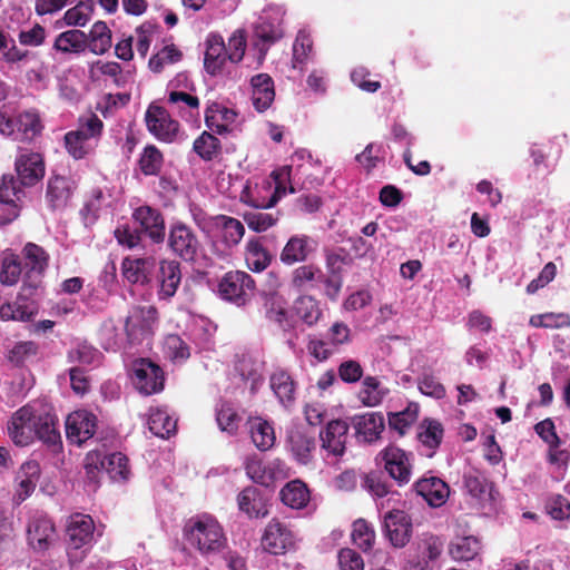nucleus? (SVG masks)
Returning <instances> with one entry per match:
<instances>
[{
    "label": "nucleus",
    "mask_w": 570,
    "mask_h": 570,
    "mask_svg": "<svg viewBox=\"0 0 570 570\" xmlns=\"http://www.w3.org/2000/svg\"><path fill=\"white\" fill-rule=\"evenodd\" d=\"M7 433L18 446H28L36 439L51 446L61 443L57 416L40 402H30L13 412L7 423Z\"/></svg>",
    "instance_id": "nucleus-1"
},
{
    "label": "nucleus",
    "mask_w": 570,
    "mask_h": 570,
    "mask_svg": "<svg viewBox=\"0 0 570 570\" xmlns=\"http://www.w3.org/2000/svg\"><path fill=\"white\" fill-rule=\"evenodd\" d=\"M187 543L202 554L220 551L226 544V537L218 521L207 514L190 519L184 528Z\"/></svg>",
    "instance_id": "nucleus-2"
},
{
    "label": "nucleus",
    "mask_w": 570,
    "mask_h": 570,
    "mask_svg": "<svg viewBox=\"0 0 570 570\" xmlns=\"http://www.w3.org/2000/svg\"><path fill=\"white\" fill-rule=\"evenodd\" d=\"M20 180L12 175H3L0 181V224H8L19 216L26 191Z\"/></svg>",
    "instance_id": "nucleus-3"
},
{
    "label": "nucleus",
    "mask_w": 570,
    "mask_h": 570,
    "mask_svg": "<svg viewBox=\"0 0 570 570\" xmlns=\"http://www.w3.org/2000/svg\"><path fill=\"white\" fill-rule=\"evenodd\" d=\"M296 539L292 530L283 522L272 519L263 530L261 548L273 556H283L295 549Z\"/></svg>",
    "instance_id": "nucleus-4"
},
{
    "label": "nucleus",
    "mask_w": 570,
    "mask_h": 570,
    "mask_svg": "<svg viewBox=\"0 0 570 570\" xmlns=\"http://www.w3.org/2000/svg\"><path fill=\"white\" fill-rule=\"evenodd\" d=\"M132 383L145 395L158 393L164 389V372L154 362L139 358L132 363Z\"/></svg>",
    "instance_id": "nucleus-5"
},
{
    "label": "nucleus",
    "mask_w": 570,
    "mask_h": 570,
    "mask_svg": "<svg viewBox=\"0 0 570 570\" xmlns=\"http://www.w3.org/2000/svg\"><path fill=\"white\" fill-rule=\"evenodd\" d=\"M218 292L224 299L244 305L253 295L254 281L245 272H229L220 279Z\"/></svg>",
    "instance_id": "nucleus-6"
},
{
    "label": "nucleus",
    "mask_w": 570,
    "mask_h": 570,
    "mask_svg": "<svg viewBox=\"0 0 570 570\" xmlns=\"http://www.w3.org/2000/svg\"><path fill=\"white\" fill-rule=\"evenodd\" d=\"M158 320V312L154 306L134 307L125 322V331L130 343H138L149 335Z\"/></svg>",
    "instance_id": "nucleus-7"
},
{
    "label": "nucleus",
    "mask_w": 570,
    "mask_h": 570,
    "mask_svg": "<svg viewBox=\"0 0 570 570\" xmlns=\"http://www.w3.org/2000/svg\"><path fill=\"white\" fill-rule=\"evenodd\" d=\"M348 424L343 420H332L320 432L321 452L325 458H341L346 450Z\"/></svg>",
    "instance_id": "nucleus-8"
},
{
    "label": "nucleus",
    "mask_w": 570,
    "mask_h": 570,
    "mask_svg": "<svg viewBox=\"0 0 570 570\" xmlns=\"http://www.w3.org/2000/svg\"><path fill=\"white\" fill-rule=\"evenodd\" d=\"M14 169L22 186H35L45 176V161L42 155L27 149H21L16 158Z\"/></svg>",
    "instance_id": "nucleus-9"
},
{
    "label": "nucleus",
    "mask_w": 570,
    "mask_h": 570,
    "mask_svg": "<svg viewBox=\"0 0 570 570\" xmlns=\"http://www.w3.org/2000/svg\"><path fill=\"white\" fill-rule=\"evenodd\" d=\"M380 455L384 461L385 470L400 485L410 481L412 474L410 453L395 445H389L381 451Z\"/></svg>",
    "instance_id": "nucleus-10"
},
{
    "label": "nucleus",
    "mask_w": 570,
    "mask_h": 570,
    "mask_svg": "<svg viewBox=\"0 0 570 570\" xmlns=\"http://www.w3.org/2000/svg\"><path fill=\"white\" fill-rule=\"evenodd\" d=\"M273 183L269 178L249 179L245 183L239 200L253 208L267 209L274 207L272 195Z\"/></svg>",
    "instance_id": "nucleus-11"
},
{
    "label": "nucleus",
    "mask_w": 570,
    "mask_h": 570,
    "mask_svg": "<svg viewBox=\"0 0 570 570\" xmlns=\"http://www.w3.org/2000/svg\"><path fill=\"white\" fill-rule=\"evenodd\" d=\"M168 244L171 250L184 261H193L200 249V242L196 234L184 224L171 226Z\"/></svg>",
    "instance_id": "nucleus-12"
},
{
    "label": "nucleus",
    "mask_w": 570,
    "mask_h": 570,
    "mask_svg": "<svg viewBox=\"0 0 570 570\" xmlns=\"http://www.w3.org/2000/svg\"><path fill=\"white\" fill-rule=\"evenodd\" d=\"M97 428L96 416L86 410L70 413L66 420V434L75 444H82L95 434Z\"/></svg>",
    "instance_id": "nucleus-13"
},
{
    "label": "nucleus",
    "mask_w": 570,
    "mask_h": 570,
    "mask_svg": "<svg viewBox=\"0 0 570 570\" xmlns=\"http://www.w3.org/2000/svg\"><path fill=\"white\" fill-rule=\"evenodd\" d=\"M146 124L151 134L160 140H171L179 130L178 121L174 120L163 107L150 106L146 112Z\"/></svg>",
    "instance_id": "nucleus-14"
},
{
    "label": "nucleus",
    "mask_w": 570,
    "mask_h": 570,
    "mask_svg": "<svg viewBox=\"0 0 570 570\" xmlns=\"http://www.w3.org/2000/svg\"><path fill=\"white\" fill-rule=\"evenodd\" d=\"M415 492L431 507L443 505L450 494L449 485L440 478L424 475L414 483Z\"/></svg>",
    "instance_id": "nucleus-15"
},
{
    "label": "nucleus",
    "mask_w": 570,
    "mask_h": 570,
    "mask_svg": "<svg viewBox=\"0 0 570 570\" xmlns=\"http://www.w3.org/2000/svg\"><path fill=\"white\" fill-rule=\"evenodd\" d=\"M352 425L358 441L372 443L380 439L384 430V416L379 412H368L352 417Z\"/></svg>",
    "instance_id": "nucleus-16"
},
{
    "label": "nucleus",
    "mask_w": 570,
    "mask_h": 570,
    "mask_svg": "<svg viewBox=\"0 0 570 570\" xmlns=\"http://www.w3.org/2000/svg\"><path fill=\"white\" fill-rule=\"evenodd\" d=\"M29 544L38 551L49 548L55 539V527L50 519L41 513H36L27 529Z\"/></svg>",
    "instance_id": "nucleus-17"
},
{
    "label": "nucleus",
    "mask_w": 570,
    "mask_h": 570,
    "mask_svg": "<svg viewBox=\"0 0 570 570\" xmlns=\"http://www.w3.org/2000/svg\"><path fill=\"white\" fill-rule=\"evenodd\" d=\"M132 218L155 243L164 240L165 222L158 209L140 206L134 210Z\"/></svg>",
    "instance_id": "nucleus-18"
},
{
    "label": "nucleus",
    "mask_w": 570,
    "mask_h": 570,
    "mask_svg": "<svg viewBox=\"0 0 570 570\" xmlns=\"http://www.w3.org/2000/svg\"><path fill=\"white\" fill-rule=\"evenodd\" d=\"M384 528L391 543L396 548L404 547L411 538V522L404 511L395 510L384 517Z\"/></svg>",
    "instance_id": "nucleus-19"
},
{
    "label": "nucleus",
    "mask_w": 570,
    "mask_h": 570,
    "mask_svg": "<svg viewBox=\"0 0 570 570\" xmlns=\"http://www.w3.org/2000/svg\"><path fill=\"white\" fill-rule=\"evenodd\" d=\"M94 530L95 524L89 515L80 513L71 515L67 525L70 547L78 550L90 544L94 538Z\"/></svg>",
    "instance_id": "nucleus-20"
},
{
    "label": "nucleus",
    "mask_w": 570,
    "mask_h": 570,
    "mask_svg": "<svg viewBox=\"0 0 570 570\" xmlns=\"http://www.w3.org/2000/svg\"><path fill=\"white\" fill-rule=\"evenodd\" d=\"M252 102L258 112L267 110L275 99L274 80L268 73H258L250 79Z\"/></svg>",
    "instance_id": "nucleus-21"
},
{
    "label": "nucleus",
    "mask_w": 570,
    "mask_h": 570,
    "mask_svg": "<svg viewBox=\"0 0 570 570\" xmlns=\"http://www.w3.org/2000/svg\"><path fill=\"white\" fill-rule=\"evenodd\" d=\"M181 281L179 263L176 261H161L158 274V297L168 301L171 298Z\"/></svg>",
    "instance_id": "nucleus-22"
},
{
    "label": "nucleus",
    "mask_w": 570,
    "mask_h": 570,
    "mask_svg": "<svg viewBox=\"0 0 570 570\" xmlns=\"http://www.w3.org/2000/svg\"><path fill=\"white\" fill-rule=\"evenodd\" d=\"M287 448L299 464H308L316 449L315 439L301 430H291L287 435Z\"/></svg>",
    "instance_id": "nucleus-23"
},
{
    "label": "nucleus",
    "mask_w": 570,
    "mask_h": 570,
    "mask_svg": "<svg viewBox=\"0 0 570 570\" xmlns=\"http://www.w3.org/2000/svg\"><path fill=\"white\" fill-rule=\"evenodd\" d=\"M227 60L226 45L223 37L219 35H210L207 39V48L204 58L206 71L212 76L220 73Z\"/></svg>",
    "instance_id": "nucleus-24"
},
{
    "label": "nucleus",
    "mask_w": 570,
    "mask_h": 570,
    "mask_svg": "<svg viewBox=\"0 0 570 570\" xmlns=\"http://www.w3.org/2000/svg\"><path fill=\"white\" fill-rule=\"evenodd\" d=\"M87 47V33L79 29H69L56 37L52 49L62 55H80Z\"/></svg>",
    "instance_id": "nucleus-25"
},
{
    "label": "nucleus",
    "mask_w": 570,
    "mask_h": 570,
    "mask_svg": "<svg viewBox=\"0 0 570 570\" xmlns=\"http://www.w3.org/2000/svg\"><path fill=\"white\" fill-rule=\"evenodd\" d=\"M323 281L324 273L313 264L298 266L291 274V287L298 292L315 289Z\"/></svg>",
    "instance_id": "nucleus-26"
},
{
    "label": "nucleus",
    "mask_w": 570,
    "mask_h": 570,
    "mask_svg": "<svg viewBox=\"0 0 570 570\" xmlns=\"http://www.w3.org/2000/svg\"><path fill=\"white\" fill-rule=\"evenodd\" d=\"M464 485L468 493L476 500L481 508L491 504L493 500L492 484L479 472H471L464 476Z\"/></svg>",
    "instance_id": "nucleus-27"
},
{
    "label": "nucleus",
    "mask_w": 570,
    "mask_h": 570,
    "mask_svg": "<svg viewBox=\"0 0 570 570\" xmlns=\"http://www.w3.org/2000/svg\"><path fill=\"white\" fill-rule=\"evenodd\" d=\"M73 190L72 183L62 176L51 177L48 181L46 198L52 209L67 206Z\"/></svg>",
    "instance_id": "nucleus-28"
},
{
    "label": "nucleus",
    "mask_w": 570,
    "mask_h": 570,
    "mask_svg": "<svg viewBox=\"0 0 570 570\" xmlns=\"http://www.w3.org/2000/svg\"><path fill=\"white\" fill-rule=\"evenodd\" d=\"M265 316L281 327L289 325V314L287 309V301L277 292H268L264 294Z\"/></svg>",
    "instance_id": "nucleus-29"
},
{
    "label": "nucleus",
    "mask_w": 570,
    "mask_h": 570,
    "mask_svg": "<svg viewBox=\"0 0 570 570\" xmlns=\"http://www.w3.org/2000/svg\"><path fill=\"white\" fill-rule=\"evenodd\" d=\"M269 385L282 405L289 406L295 400V382L284 370H276L269 379Z\"/></svg>",
    "instance_id": "nucleus-30"
},
{
    "label": "nucleus",
    "mask_w": 570,
    "mask_h": 570,
    "mask_svg": "<svg viewBox=\"0 0 570 570\" xmlns=\"http://www.w3.org/2000/svg\"><path fill=\"white\" fill-rule=\"evenodd\" d=\"M282 502L292 509H303L309 501V490L301 480H293L281 490Z\"/></svg>",
    "instance_id": "nucleus-31"
},
{
    "label": "nucleus",
    "mask_w": 570,
    "mask_h": 570,
    "mask_svg": "<svg viewBox=\"0 0 570 570\" xmlns=\"http://www.w3.org/2000/svg\"><path fill=\"white\" fill-rule=\"evenodd\" d=\"M481 551V542L474 535L456 537L449 547V552L454 560H473Z\"/></svg>",
    "instance_id": "nucleus-32"
},
{
    "label": "nucleus",
    "mask_w": 570,
    "mask_h": 570,
    "mask_svg": "<svg viewBox=\"0 0 570 570\" xmlns=\"http://www.w3.org/2000/svg\"><path fill=\"white\" fill-rule=\"evenodd\" d=\"M248 424L250 438L255 446L261 451L269 450L275 443L273 426L261 417L249 420Z\"/></svg>",
    "instance_id": "nucleus-33"
},
{
    "label": "nucleus",
    "mask_w": 570,
    "mask_h": 570,
    "mask_svg": "<svg viewBox=\"0 0 570 570\" xmlns=\"http://www.w3.org/2000/svg\"><path fill=\"white\" fill-rule=\"evenodd\" d=\"M308 243L307 236L291 237L281 253V261L287 265L304 262L311 252Z\"/></svg>",
    "instance_id": "nucleus-34"
},
{
    "label": "nucleus",
    "mask_w": 570,
    "mask_h": 570,
    "mask_svg": "<svg viewBox=\"0 0 570 570\" xmlns=\"http://www.w3.org/2000/svg\"><path fill=\"white\" fill-rule=\"evenodd\" d=\"M87 37V48L95 55H104L111 47V31L104 21L94 23Z\"/></svg>",
    "instance_id": "nucleus-35"
},
{
    "label": "nucleus",
    "mask_w": 570,
    "mask_h": 570,
    "mask_svg": "<svg viewBox=\"0 0 570 570\" xmlns=\"http://www.w3.org/2000/svg\"><path fill=\"white\" fill-rule=\"evenodd\" d=\"M292 165H285L276 168L268 177L272 183V195L277 204L287 194H294L295 188L291 185Z\"/></svg>",
    "instance_id": "nucleus-36"
},
{
    "label": "nucleus",
    "mask_w": 570,
    "mask_h": 570,
    "mask_svg": "<svg viewBox=\"0 0 570 570\" xmlns=\"http://www.w3.org/2000/svg\"><path fill=\"white\" fill-rule=\"evenodd\" d=\"M177 422L174 420L166 410L156 409L151 410L148 426L153 434L166 439L176 431Z\"/></svg>",
    "instance_id": "nucleus-37"
},
{
    "label": "nucleus",
    "mask_w": 570,
    "mask_h": 570,
    "mask_svg": "<svg viewBox=\"0 0 570 570\" xmlns=\"http://www.w3.org/2000/svg\"><path fill=\"white\" fill-rule=\"evenodd\" d=\"M39 466L36 462H27L19 473V485L16 498L18 502L24 501L35 490L38 480Z\"/></svg>",
    "instance_id": "nucleus-38"
},
{
    "label": "nucleus",
    "mask_w": 570,
    "mask_h": 570,
    "mask_svg": "<svg viewBox=\"0 0 570 570\" xmlns=\"http://www.w3.org/2000/svg\"><path fill=\"white\" fill-rule=\"evenodd\" d=\"M295 315L306 325L312 326L317 323L322 315L320 304L312 296H299L293 306Z\"/></svg>",
    "instance_id": "nucleus-39"
},
{
    "label": "nucleus",
    "mask_w": 570,
    "mask_h": 570,
    "mask_svg": "<svg viewBox=\"0 0 570 570\" xmlns=\"http://www.w3.org/2000/svg\"><path fill=\"white\" fill-rule=\"evenodd\" d=\"M216 225L222 227L223 240L229 247L237 245L245 234V227L242 222L229 216H217Z\"/></svg>",
    "instance_id": "nucleus-40"
},
{
    "label": "nucleus",
    "mask_w": 570,
    "mask_h": 570,
    "mask_svg": "<svg viewBox=\"0 0 570 570\" xmlns=\"http://www.w3.org/2000/svg\"><path fill=\"white\" fill-rule=\"evenodd\" d=\"M245 261L249 269L262 272L269 264V255L258 239H249L246 244Z\"/></svg>",
    "instance_id": "nucleus-41"
},
{
    "label": "nucleus",
    "mask_w": 570,
    "mask_h": 570,
    "mask_svg": "<svg viewBox=\"0 0 570 570\" xmlns=\"http://www.w3.org/2000/svg\"><path fill=\"white\" fill-rule=\"evenodd\" d=\"M237 503L239 510L249 517L259 518L267 513L255 488L244 489L237 497Z\"/></svg>",
    "instance_id": "nucleus-42"
},
{
    "label": "nucleus",
    "mask_w": 570,
    "mask_h": 570,
    "mask_svg": "<svg viewBox=\"0 0 570 570\" xmlns=\"http://www.w3.org/2000/svg\"><path fill=\"white\" fill-rule=\"evenodd\" d=\"M18 131L27 140L36 139L42 131L43 125L39 114L35 110H27L17 117Z\"/></svg>",
    "instance_id": "nucleus-43"
},
{
    "label": "nucleus",
    "mask_w": 570,
    "mask_h": 570,
    "mask_svg": "<svg viewBox=\"0 0 570 570\" xmlns=\"http://www.w3.org/2000/svg\"><path fill=\"white\" fill-rule=\"evenodd\" d=\"M217 116H220L224 121H233L236 117V112L232 109L220 107L218 104H213L207 107L205 111V121L207 127L213 132L222 135L228 130V126L226 124H218Z\"/></svg>",
    "instance_id": "nucleus-44"
},
{
    "label": "nucleus",
    "mask_w": 570,
    "mask_h": 570,
    "mask_svg": "<svg viewBox=\"0 0 570 570\" xmlns=\"http://www.w3.org/2000/svg\"><path fill=\"white\" fill-rule=\"evenodd\" d=\"M385 393L381 387L380 381L374 376H366L362 386L358 391V400L365 406H376L379 405L384 397Z\"/></svg>",
    "instance_id": "nucleus-45"
},
{
    "label": "nucleus",
    "mask_w": 570,
    "mask_h": 570,
    "mask_svg": "<svg viewBox=\"0 0 570 570\" xmlns=\"http://www.w3.org/2000/svg\"><path fill=\"white\" fill-rule=\"evenodd\" d=\"M100 465L112 480H125L129 473L128 459L120 452H115L100 459Z\"/></svg>",
    "instance_id": "nucleus-46"
},
{
    "label": "nucleus",
    "mask_w": 570,
    "mask_h": 570,
    "mask_svg": "<svg viewBox=\"0 0 570 570\" xmlns=\"http://www.w3.org/2000/svg\"><path fill=\"white\" fill-rule=\"evenodd\" d=\"M107 198V195L100 188L91 190L80 212L86 225L95 223L100 209L106 205Z\"/></svg>",
    "instance_id": "nucleus-47"
},
{
    "label": "nucleus",
    "mask_w": 570,
    "mask_h": 570,
    "mask_svg": "<svg viewBox=\"0 0 570 570\" xmlns=\"http://www.w3.org/2000/svg\"><path fill=\"white\" fill-rule=\"evenodd\" d=\"M181 58V51L175 45H169L151 56L148 65L151 71L159 73L164 70L165 66L176 63Z\"/></svg>",
    "instance_id": "nucleus-48"
},
{
    "label": "nucleus",
    "mask_w": 570,
    "mask_h": 570,
    "mask_svg": "<svg viewBox=\"0 0 570 570\" xmlns=\"http://www.w3.org/2000/svg\"><path fill=\"white\" fill-rule=\"evenodd\" d=\"M102 127V121L96 115H91L77 131H69L65 135V142H76L78 140L95 138L101 132Z\"/></svg>",
    "instance_id": "nucleus-49"
},
{
    "label": "nucleus",
    "mask_w": 570,
    "mask_h": 570,
    "mask_svg": "<svg viewBox=\"0 0 570 570\" xmlns=\"http://www.w3.org/2000/svg\"><path fill=\"white\" fill-rule=\"evenodd\" d=\"M443 438L442 424L435 420H425L421 425L419 439L430 450L436 449Z\"/></svg>",
    "instance_id": "nucleus-50"
},
{
    "label": "nucleus",
    "mask_w": 570,
    "mask_h": 570,
    "mask_svg": "<svg viewBox=\"0 0 570 570\" xmlns=\"http://www.w3.org/2000/svg\"><path fill=\"white\" fill-rule=\"evenodd\" d=\"M313 51V40L305 31H299L293 45V68H301L306 63Z\"/></svg>",
    "instance_id": "nucleus-51"
},
{
    "label": "nucleus",
    "mask_w": 570,
    "mask_h": 570,
    "mask_svg": "<svg viewBox=\"0 0 570 570\" xmlns=\"http://www.w3.org/2000/svg\"><path fill=\"white\" fill-rule=\"evenodd\" d=\"M35 314L33 306L27 303L13 302L4 304L0 307V316L2 320L30 321Z\"/></svg>",
    "instance_id": "nucleus-52"
},
{
    "label": "nucleus",
    "mask_w": 570,
    "mask_h": 570,
    "mask_svg": "<svg viewBox=\"0 0 570 570\" xmlns=\"http://www.w3.org/2000/svg\"><path fill=\"white\" fill-rule=\"evenodd\" d=\"M163 165V155L154 146L147 145L139 159V166L145 175H156Z\"/></svg>",
    "instance_id": "nucleus-53"
},
{
    "label": "nucleus",
    "mask_w": 570,
    "mask_h": 570,
    "mask_svg": "<svg viewBox=\"0 0 570 570\" xmlns=\"http://www.w3.org/2000/svg\"><path fill=\"white\" fill-rule=\"evenodd\" d=\"M20 274L21 267L18 257L13 254L4 256L0 272V283L12 286L18 283Z\"/></svg>",
    "instance_id": "nucleus-54"
},
{
    "label": "nucleus",
    "mask_w": 570,
    "mask_h": 570,
    "mask_svg": "<svg viewBox=\"0 0 570 570\" xmlns=\"http://www.w3.org/2000/svg\"><path fill=\"white\" fill-rule=\"evenodd\" d=\"M149 264L148 258H126L122 262L125 277L130 283H139L146 279V268Z\"/></svg>",
    "instance_id": "nucleus-55"
},
{
    "label": "nucleus",
    "mask_w": 570,
    "mask_h": 570,
    "mask_svg": "<svg viewBox=\"0 0 570 570\" xmlns=\"http://www.w3.org/2000/svg\"><path fill=\"white\" fill-rule=\"evenodd\" d=\"M26 265L31 271L42 273L48 265V256L46 252L36 244H27L24 249Z\"/></svg>",
    "instance_id": "nucleus-56"
},
{
    "label": "nucleus",
    "mask_w": 570,
    "mask_h": 570,
    "mask_svg": "<svg viewBox=\"0 0 570 570\" xmlns=\"http://www.w3.org/2000/svg\"><path fill=\"white\" fill-rule=\"evenodd\" d=\"M375 533L364 520H356L353 523V542L362 550H368L374 542Z\"/></svg>",
    "instance_id": "nucleus-57"
},
{
    "label": "nucleus",
    "mask_w": 570,
    "mask_h": 570,
    "mask_svg": "<svg viewBox=\"0 0 570 570\" xmlns=\"http://www.w3.org/2000/svg\"><path fill=\"white\" fill-rule=\"evenodd\" d=\"M246 474L256 483L268 487L272 484V476L267 472V465H264L257 456H250L245 463Z\"/></svg>",
    "instance_id": "nucleus-58"
},
{
    "label": "nucleus",
    "mask_w": 570,
    "mask_h": 570,
    "mask_svg": "<svg viewBox=\"0 0 570 570\" xmlns=\"http://www.w3.org/2000/svg\"><path fill=\"white\" fill-rule=\"evenodd\" d=\"M244 219L249 229L262 233L273 227L278 222V216L269 213H247L244 215Z\"/></svg>",
    "instance_id": "nucleus-59"
},
{
    "label": "nucleus",
    "mask_w": 570,
    "mask_h": 570,
    "mask_svg": "<svg viewBox=\"0 0 570 570\" xmlns=\"http://www.w3.org/2000/svg\"><path fill=\"white\" fill-rule=\"evenodd\" d=\"M164 348L168 357L174 361H185L190 355L188 345L176 334L166 336Z\"/></svg>",
    "instance_id": "nucleus-60"
},
{
    "label": "nucleus",
    "mask_w": 570,
    "mask_h": 570,
    "mask_svg": "<svg viewBox=\"0 0 570 570\" xmlns=\"http://www.w3.org/2000/svg\"><path fill=\"white\" fill-rule=\"evenodd\" d=\"M417 386L421 393L426 396H431L438 400L445 396V387L432 373H423L417 381Z\"/></svg>",
    "instance_id": "nucleus-61"
},
{
    "label": "nucleus",
    "mask_w": 570,
    "mask_h": 570,
    "mask_svg": "<svg viewBox=\"0 0 570 570\" xmlns=\"http://www.w3.org/2000/svg\"><path fill=\"white\" fill-rule=\"evenodd\" d=\"M216 421L223 432L234 434L238 429L239 417L232 406L222 405L217 411Z\"/></svg>",
    "instance_id": "nucleus-62"
},
{
    "label": "nucleus",
    "mask_w": 570,
    "mask_h": 570,
    "mask_svg": "<svg viewBox=\"0 0 570 570\" xmlns=\"http://www.w3.org/2000/svg\"><path fill=\"white\" fill-rule=\"evenodd\" d=\"M91 7L79 3L65 12L63 20L67 26L83 27L90 19Z\"/></svg>",
    "instance_id": "nucleus-63"
},
{
    "label": "nucleus",
    "mask_w": 570,
    "mask_h": 570,
    "mask_svg": "<svg viewBox=\"0 0 570 570\" xmlns=\"http://www.w3.org/2000/svg\"><path fill=\"white\" fill-rule=\"evenodd\" d=\"M245 50L246 38L242 31L237 30L230 36L226 45L228 60L235 63L239 62L245 55Z\"/></svg>",
    "instance_id": "nucleus-64"
}]
</instances>
